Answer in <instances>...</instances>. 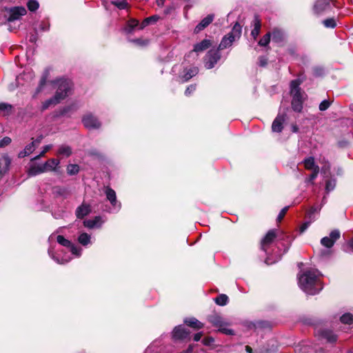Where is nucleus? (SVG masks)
<instances>
[{
	"mask_svg": "<svg viewBox=\"0 0 353 353\" xmlns=\"http://www.w3.org/2000/svg\"><path fill=\"white\" fill-rule=\"evenodd\" d=\"M199 72L197 67H191L190 68H185L183 74H181L180 77L183 82L188 81L193 77L196 76Z\"/></svg>",
	"mask_w": 353,
	"mask_h": 353,
	"instance_id": "a211bd4d",
	"label": "nucleus"
},
{
	"mask_svg": "<svg viewBox=\"0 0 353 353\" xmlns=\"http://www.w3.org/2000/svg\"><path fill=\"white\" fill-rule=\"evenodd\" d=\"M27 6L30 11L34 12L39 8V4L37 0H29Z\"/></svg>",
	"mask_w": 353,
	"mask_h": 353,
	"instance_id": "37998d69",
	"label": "nucleus"
},
{
	"mask_svg": "<svg viewBox=\"0 0 353 353\" xmlns=\"http://www.w3.org/2000/svg\"><path fill=\"white\" fill-rule=\"evenodd\" d=\"M322 337L327 340V342L334 343L337 340V336L332 331L329 330H323L321 333Z\"/></svg>",
	"mask_w": 353,
	"mask_h": 353,
	"instance_id": "bb28decb",
	"label": "nucleus"
},
{
	"mask_svg": "<svg viewBox=\"0 0 353 353\" xmlns=\"http://www.w3.org/2000/svg\"><path fill=\"white\" fill-rule=\"evenodd\" d=\"M83 125L89 130L99 129L101 123L98 118L91 113L86 114L82 119Z\"/></svg>",
	"mask_w": 353,
	"mask_h": 353,
	"instance_id": "39448f33",
	"label": "nucleus"
},
{
	"mask_svg": "<svg viewBox=\"0 0 353 353\" xmlns=\"http://www.w3.org/2000/svg\"><path fill=\"white\" fill-rule=\"evenodd\" d=\"M12 105L8 103H0V112L3 115L8 114L11 112Z\"/></svg>",
	"mask_w": 353,
	"mask_h": 353,
	"instance_id": "79ce46f5",
	"label": "nucleus"
},
{
	"mask_svg": "<svg viewBox=\"0 0 353 353\" xmlns=\"http://www.w3.org/2000/svg\"><path fill=\"white\" fill-rule=\"evenodd\" d=\"M190 332L183 326H176L172 332V336L176 340L185 339L188 336Z\"/></svg>",
	"mask_w": 353,
	"mask_h": 353,
	"instance_id": "dca6fc26",
	"label": "nucleus"
},
{
	"mask_svg": "<svg viewBox=\"0 0 353 353\" xmlns=\"http://www.w3.org/2000/svg\"><path fill=\"white\" fill-rule=\"evenodd\" d=\"M215 303L219 305H225L228 303V297L225 294H220L215 299Z\"/></svg>",
	"mask_w": 353,
	"mask_h": 353,
	"instance_id": "4c0bfd02",
	"label": "nucleus"
},
{
	"mask_svg": "<svg viewBox=\"0 0 353 353\" xmlns=\"http://www.w3.org/2000/svg\"><path fill=\"white\" fill-rule=\"evenodd\" d=\"M319 172V168L316 167L314 170L312 171V173L309 176L308 178L305 179L306 183H313V181L317 177L318 174Z\"/></svg>",
	"mask_w": 353,
	"mask_h": 353,
	"instance_id": "de8ad7c7",
	"label": "nucleus"
},
{
	"mask_svg": "<svg viewBox=\"0 0 353 353\" xmlns=\"http://www.w3.org/2000/svg\"><path fill=\"white\" fill-rule=\"evenodd\" d=\"M254 28L251 31V35L255 39L260 33L261 30V22L258 17H255L253 21Z\"/></svg>",
	"mask_w": 353,
	"mask_h": 353,
	"instance_id": "7c9ffc66",
	"label": "nucleus"
},
{
	"mask_svg": "<svg viewBox=\"0 0 353 353\" xmlns=\"http://www.w3.org/2000/svg\"><path fill=\"white\" fill-rule=\"evenodd\" d=\"M272 40L276 43L281 42L283 39V32L279 30H274L272 33Z\"/></svg>",
	"mask_w": 353,
	"mask_h": 353,
	"instance_id": "c9c22d12",
	"label": "nucleus"
},
{
	"mask_svg": "<svg viewBox=\"0 0 353 353\" xmlns=\"http://www.w3.org/2000/svg\"><path fill=\"white\" fill-rule=\"evenodd\" d=\"M324 73V70L322 68L315 67L313 68V74L316 77H319L323 75Z\"/></svg>",
	"mask_w": 353,
	"mask_h": 353,
	"instance_id": "5fc2aeb1",
	"label": "nucleus"
},
{
	"mask_svg": "<svg viewBox=\"0 0 353 353\" xmlns=\"http://www.w3.org/2000/svg\"><path fill=\"white\" fill-rule=\"evenodd\" d=\"M48 254L57 263L59 264H64L70 261V258H61L59 259L58 256H55V254L53 253L52 250L51 248L48 249Z\"/></svg>",
	"mask_w": 353,
	"mask_h": 353,
	"instance_id": "72a5a7b5",
	"label": "nucleus"
},
{
	"mask_svg": "<svg viewBox=\"0 0 353 353\" xmlns=\"http://www.w3.org/2000/svg\"><path fill=\"white\" fill-rule=\"evenodd\" d=\"M60 161L58 159H50L42 165L43 169H45V172H47L50 171H55Z\"/></svg>",
	"mask_w": 353,
	"mask_h": 353,
	"instance_id": "aec40b11",
	"label": "nucleus"
},
{
	"mask_svg": "<svg viewBox=\"0 0 353 353\" xmlns=\"http://www.w3.org/2000/svg\"><path fill=\"white\" fill-rule=\"evenodd\" d=\"M288 208L289 207L288 206H286L285 208H283L281 212H279L278 216H277V220L279 221H281L283 218L284 217L285 214H286L287 211L288 210Z\"/></svg>",
	"mask_w": 353,
	"mask_h": 353,
	"instance_id": "6e6d98bb",
	"label": "nucleus"
},
{
	"mask_svg": "<svg viewBox=\"0 0 353 353\" xmlns=\"http://www.w3.org/2000/svg\"><path fill=\"white\" fill-rule=\"evenodd\" d=\"M42 137L33 140L30 143L27 145L25 148L21 151L18 156L19 158H23L26 156L30 155L33 152V151L39 145L41 142Z\"/></svg>",
	"mask_w": 353,
	"mask_h": 353,
	"instance_id": "9d476101",
	"label": "nucleus"
},
{
	"mask_svg": "<svg viewBox=\"0 0 353 353\" xmlns=\"http://www.w3.org/2000/svg\"><path fill=\"white\" fill-rule=\"evenodd\" d=\"M304 165L306 169L312 170V171L314 170V168L316 167H319L318 165H315L314 159L313 157H309L305 159L304 160Z\"/></svg>",
	"mask_w": 353,
	"mask_h": 353,
	"instance_id": "e433bc0d",
	"label": "nucleus"
},
{
	"mask_svg": "<svg viewBox=\"0 0 353 353\" xmlns=\"http://www.w3.org/2000/svg\"><path fill=\"white\" fill-rule=\"evenodd\" d=\"M79 171V166L77 164H69L67 166V173L69 175L77 174Z\"/></svg>",
	"mask_w": 353,
	"mask_h": 353,
	"instance_id": "ea45409f",
	"label": "nucleus"
},
{
	"mask_svg": "<svg viewBox=\"0 0 353 353\" xmlns=\"http://www.w3.org/2000/svg\"><path fill=\"white\" fill-rule=\"evenodd\" d=\"M234 41V37L228 34L223 37L217 49H219V50L225 49L230 47Z\"/></svg>",
	"mask_w": 353,
	"mask_h": 353,
	"instance_id": "5701e85b",
	"label": "nucleus"
},
{
	"mask_svg": "<svg viewBox=\"0 0 353 353\" xmlns=\"http://www.w3.org/2000/svg\"><path fill=\"white\" fill-rule=\"evenodd\" d=\"M336 186V179H330L327 181H326L325 183V191L327 193H329L330 192L332 191Z\"/></svg>",
	"mask_w": 353,
	"mask_h": 353,
	"instance_id": "a19ab883",
	"label": "nucleus"
},
{
	"mask_svg": "<svg viewBox=\"0 0 353 353\" xmlns=\"http://www.w3.org/2000/svg\"><path fill=\"white\" fill-rule=\"evenodd\" d=\"M101 217L96 216L94 219H88L85 220L83 221V225L85 227L88 228H93L94 227H100L101 226Z\"/></svg>",
	"mask_w": 353,
	"mask_h": 353,
	"instance_id": "c756f323",
	"label": "nucleus"
},
{
	"mask_svg": "<svg viewBox=\"0 0 353 353\" xmlns=\"http://www.w3.org/2000/svg\"><path fill=\"white\" fill-rule=\"evenodd\" d=\"M184 323L187 325L197 330L201 329L203 327V323L200 322L194 317L186 318L184 320Z\"/></svg>",
	"mask_w": 353,
	"mask_h": 353,
	"instance_id": "a878e982",
	"label": "nucleus"
},
{
	"mask_svg": "<svg viewBox=\"0 0 353 353\" xmlns=\"http://www.w3.org/2000/svg\"><path fill=\"white\" fill-rule=\"evenodd\" d=\"M241 34V26L238 23H236L235 25L233 26L232 31L228 33L229 35L233 36L234 39H239Z\"/></svg>",
	"mask_w": 353,
	"mask_h": 353,
	"instance_id": "f704fd0d",
	"label": "nucleus"
},
{
	"mask_svg": "<svg viewBox=\"0 0 353 353\" xmlns=\"http://www.w3.org/2000/svg\"><path fill=\"white\" fill-rule=\"evenodd\" d=\"M321 208L312 207L307 212V218L311 221H314L316 219L315 214H318Z\"/></svg>",
	"mask_w": 353,
	"mask_h": 353,
	"instance_id": "58836bf2",
	"label": "nucleus"
},
{
	"mask_svg": "<svg viewBox=\"0 0 353 353\" xmlns=\"http://www.w3.org/2000/svg\"><path fill=\"white\" fill-rule=\"evenodd\" d=\"M105 193L107 199L110 202L111 205L114 208H117V211L119 210L121 205L120 203H118V201L117 200V196H116L115 191L114 190H112V188L107 187L105 188Z\"/></svg>",
	"mask_w": 353,
	"mask_h": 353,
	"instance_id": "ddd939ff",
	"label": "nucleus"
},
{
	"mask_svg": "<svg viewBox=\"0 0 353 353\" xmlns=\"http://www.w3.org/2000/svg\"><path fill=\"white\" fill-rule=\"evenodd\" d=\"M340 235L339 230H334L330 233L329 236L323 237L321 243L323 246L330 248L334 245L336 241L340 238Z\"/></svg>",
	"mask_w": 353,
	"mask_h": 353,
	"instance_id": "1a4fd4ad",
	"label": "nucleus"
},
{
	"mask_svg": "<svg viewBox=\"0 0 353 353\" xmlns=\"http://www.w3.org/2000/svg\"><path fill=\"white\" fill-rule=\"evenodd\" d=\"M11 161L10 159L6 156L0 157V174L3 175L7 172L9 169Z\"/></svg>",
	"mask_w": 353,
	"mask_h": 353,
	"instance_id": "6ab92c4d",
	"label": "nucleus"
},
{
	"mask_svg": "<svg viewBox=\"0 0 353 353\" xmlns=\"http://www.w3.org/2000/svg\"><path fill=\"white\" fill-rule=\"evenodd\" d=\"M25 75H26L25 74H21L17 77L16 81H17V83L21 84V85L23 84L22 83H21V81L23 79Z\"/></svg>",
	"mask_w": 353,
	"mask_h": 353,
	"instance_id": "338daca9",
	"label": "nucleus"
},
{
	"mask_svg": "<svg viewBox=\"0 0 353 353\" xmlns=\"http://www.w3.org/2000/svg\"><path fill=\"white\" fill-rule=\"evenodd\" d=\"M208 321L212 324L214 327L219 328V331L227 334L234 335V332L232 329L228 327V323L226 322L223 317L216 313H213L208 316Z\"/></svg>",
	"mask_w": 353,
	"mask_h": 353,
	"instance_id": "7ed1b4c3",
	"label": "nucleus"
},
{
	"mask_svg": "<svg viewBox=\"0 0 353 353\" xmlns=\"http://www.w3.org/2000/svg\"><path fill=\"white\" fill-rule=\"evenodd\" d=\"M64 94H62L60 92H56L55 95L50 99L44 101L42 104V110H46L48 109L50 105H56L58 103L60 102L61 100L63 99V96Z\"/></svg>",
	"mask_w": 353,
	"mask_h": 353,
	"instance_id": "f3484780",
	"label": "nucleus"
},
{
	"mask_svg": "<svg viewBox=\"0 0 353 353\" xmlns=\"http://www.w3.org/2000/svg\"><path fill=\"white\" fill-rule=\"evenodd\" d=\"M286 114H279L274 120L272 130L274 132H281L283 130V124L285 121Z\"/></svg>",
	"mask_w": 353,
	"mask_h": 353,
	"instance_id": "f8f14e48",
	"label": "nucleus"
},
{
	"mask_svg": "<svg viewBox=\"0 0 353 353\" xmlns=\"http://www.w3.org/2000/svg\"><path fill=\"white\" fill-rule=\"evenodd\" d=\"M11 142V139L6 137H4L1 141L0 142V147H3L4 145H8Z\"/></svg>",
	"mask_w": 353,
	"mask_h": 353,
	"instance_id": "052dcab7",
	"label": "nucleus"
},
{
	"mask_svg": "<svg viewBox=\"0 0 353 353\" xmlns=\"http://www.w3.org/2000/svg\"><path fill=\"white\" fill-rule=\"evenodd\" d=\"M52 193L55 196H61L66 198L70 194L68 188L63 186H54L52 188Z\"/></svg>",
	"mask_w": 353,
	"mask_h": 353,
	"instance_id": "4be33fe9",
	"label": "nucleus"
},
{
	"mask_svg": "<svg viewBox=\"0 0 353 353\" xmlns=\"http://www.w3.org/2000/svg\"><path fill=\"white\" fill-rule=\"evenodd\" d=\"M330 8V0H316L313 6V12L316 16H320L327 12Z\"/></svg>",
	"mask_w": 353,
	"mask_h": 353,
	"instance_id": "0eeeda50",
	"label": "nucleus"
},
{
	"mask_svg": "<svg viewBox=\"0 0 353 353\" xmlns=\"http://www.w3.org/2000/svg\"><path fill=\"white\" fill-rule=\"evenodd\" d=\"M323 23L326 28H334L336 26V23L334 19H325L323 21Z\"/></svg>",
	"mask_w": 353,
	"mask_h": 353,
	"instance_id": "8fccbe9b",
	"label": "nucleus"
},
{
	"mask_svg": "<svg viewBox=\"0 0 353 353\" xmlns=\"http://www.w3.org/2000/svg\"><path fill=\"white\" fill-rule=\"evenodd\" d=\"M147 19L150 23H155L159 19V17L157 15H153L152 17H148Z\"/></svg>",
	"mask_w": 353,
	"mask_h": 353,
	"instance_id": "680f3d73",
	"label": "nucleus"
},
{
	"mask_svg": "<svg viewBox=\"0 0 353 353\" xmlns=\"http://www.w3.org/2000/svg\"><path fill=\"white\" fill-rule=\"evenodd\" d=\"M43 172H45V169H43L42 164L32 165L28 170V174L30 176H36Z\"/></svg>",
	"mask_w": 353,
	"mask_h": 353,
	"instance_id": "cd10ccee",
	"label": "nucleus"
},
{
	"mask_svg": "<svg viewBox=\"0 0 353 353\" xmlns=\"http://www.w3.org/2000/svg\"><path fill=\"white\" fill-rule=\"evenodd\" d=\"M313 221H311L310 219H308V221H307L304 222V223L301 225V228H300V231H301V232L302 233V232H303L304 231H305V230H307V228L309 227V225H310V223H311L312 222H313Z\"/></svg>",
	"mask_w": 353,
	"mask_h": 353,
	"instance_id": "13d9d810",
	"label": "nucleus"
},
{
	"mask_svg": "<svg viewBox=\"0 0 353 353\" xmlns=\"http://www.w3.org/2000/svg\"><path fill=\"white\" fill-rule=\"evenodd\" d=\"M330 170V165H324L322 169H321V172L323 173H324L325 174H326L327 172H328Z\"/></svg>",
	"mask_w": 353,
	"mask_h": 353,
	"instance_id": "774afa93",
	"label": "nucleus"
},
{
	"mask_svg": "<svg viewBox=\"0 0 353 353\" xmlns=\"http://www.w3.org/2000/svg\"><path fill=\"white\" fill-rule=\"evenodd\" d=\"M57 83L58 85V88L56 92H60L62 94H64L63 96V99L65 98L71 88H72V83L70 80L67 79H59L57 81Z\"/></svg>",
	"mask_w": 353,
	"mask_h": 353,
	"instance_id": "9b49d317",
	"label": "nucleus"
},
{
	"mask_svg": "<svg viewBox=\"0 0 353 353\" xmlns=\"http://www.w3.org/2000/svg\"><path fill=\"white\" fill-rule=\"evenodd\" d=\"M52 148V145L51 144H49V145H45L43 148V150L42 151L40 152L39 154H38L37 156L33 157L31 161H35V160H37V159H39L41 157H43L45 155V154L49 151L51 148Z\"/></svg>",
	"mask_w": 353,
	"mask_h": 353,
	"instance_id": "c03bdc74",
	"label": "nucleus"
},
{
	"mask_svg": "<svg viewBox=\"0 0 353 353\" xmlns=\"http://www.w3.org/2000/svg\"><path fill=\"white\" fill-rule=\"evenodd\" d=\"M78 241L82 245L86 246L91 243V236L85 232H83L79 236Z\"/></svg>",
	"mask_w": 353,
	"mask_h": 353,
	"instance_id": "2f4dec72",
	"label": "nucleus"
},
{
	"mask_svg": "<svg viewBox=\"0 0 353 353\" xmlns=\"http://www.w3.org/2000/svg\"><path fill=\"white\" fill-rule=\"evenodd\" d=\"M212 45L211 41L210 39H203L201 42L195 44L194 46L193 52H202L205 50L209 48Z\"/></svg>",
	"mask_w": 353,
	"mask_h": 353,
	"instance_id": "412c9836",
	"label": "nucleus"
},
{
	"mask_svg": "<svg viewBox=\"0 0 353 353\" xmlns=\"http://www.w3.org/2000/svg\"><path fill=\"white\" fill-rule=\"evenodd\" d=\"M57 241L60 245L66 248H69L72 254L77 256H81L82 249L73 245L69 240L65 239L63 236L58 235L57 237Z\"/></svg>",
	"mask_w": 353,
	"mask_h": 353,
	"instance_id": "6e6552de",
	"label": "nucleus"
},
{
	"mask_svg": "<svg viewBox=\"0 0 353 353\" xmlns=\"http://www.w3.org/2000/svg\"><path fill=\"white\" fill-rule=\"evenodd\" d=\"M340 321L343 324L352 325L353 323V314L345 312L340 316Z\"/></svg>",
	"mask_w": 353,
	"mask_h": 353,
	"instance_id": "473e14b6",
	"label": "nucleus"
},
{
	"mask_svg": "<svg viewBox=\"0 0 353 353\" xmlns=\"http://www.w3.org/2000/svg\"><path fill=\"white\" fill-rule=\"evenodd\" d=\"M319 272L317 270L310 269L298 274V283L300 288L305 293L314 295L322 290L319 281Z\"/></svg>",
	"mask_w": 353,
	"mask_h": 353,
	"instance_id": "f257e3e1",
	"label": "nucleus"
},
{
	"mask_svg": "<svg viewBox=\"0 0 353 353\" xmlns=\"http://www.w3.org/2000/svg\"><path fill=\"white\" fill-rule=\"evenodd\" d=\"M111 3L117 6L120 10L125 9L128 7V2L126 0L112 1Z\"/></svg>",
	"mask_w": 353,
	"mask_h": 353,
	"instance_id": "49530a36",
	"label": "nucleus"
},
{
	"mask_svg": "<svg viewBox=\"0 0 353 353\" xmlns=\"http://www.w3.org/2000/svg\"><path fill=\"white\" fill-rule=\"evenodd\" d=\"M219 49L210 50L204 58V65L207 69L213 68L221 59Z\"/></svg>",
	"mask_w": 353,
	"mask_h": 353,
	"instance_id": "20e7f679",
	"label": "nucleus"
},
{
	"mask_svg": "<svg viewBox=\"0 0 353 353\" xmlns=\"http://www.w3.org/2000/svg\"><path fill=\"white\" fill-rule=\"evenodd\" d=\"M214 15L213 14H210L205 18H203L201 22L195 27L194 32L199 33L201 30H204L206 27H208L214 20Z\"/></svg>",
	"mask_w": 353,
	"mask_h": 353,
	"instance_id": "2eb2a0df",
	"label": "nucleus"
},
{
	"mask_svg": "<svg viewBox=\"0 0 353 353\" xmlns=\"http://www.w3.org/2000/svg\"><path fill=\"white\" fill-rule=\"evenodd\" d=\"M276 236V230H270L265 236L261 241V249L265 252L267 251L269 245L274 241Z\"/></svg>",
	"mask_w": 353,
	"mask_h": 353,
	"instance_id": "4468645a",
	"label": "nucleus"
},
{
	"mask_svg": "<svg viewBox=\"0 0 353 353\" xmlns=\"http://www.w3.org/2000/svg\"><path fill=\"white\" fill-rule=\"evenodd\" d=\"M49 72L48 70L45 71L43 74L38 87L37 88L34 94H33V97H36L37 94L41 92L43 90V88L46 83L47 79L48 78Z\"/></svg>",
	"mask_w": 353,
	"mask_h": 353,
	"instance_id": "393cba45",
	"label": "nucleus"
},
{
	"mask_svg": "<svg viewBox=\"0 0 353 353\" xmlns=\"http://www.w3.org/2000/svg\"><path fill=\"white\" fill-rule=\"evenodd\" d=\"M130 41L141 46H146L148 43V40H143L141 39H132Z\"/></svg>",
	"mask_w": 353,
	"mask_h": 353,
	"instance_id": "603ef678",
	"label": "nucleus"
},
{
	"mask_svg": "<svg viewBox=\"0 0 353 353\" xmlns=\"http://www.w3.org/2000/svg\"><path fill=\"white\" fill-rule=\"evenodd\" d=\"M267 64V59L264 57H261L259 58V65L261 66H265Z\"/></svg>",
	"mask_w": 353,
	"mask_h": 353,
	"instance_id": "e2e57ef3",
	"label": "nucleus"
},
{
	"mask_svg": "<svg viewBox=\"0 0 353 353\" xmlns=\"http://www.w3.org/2000/svg\"><path fill=\"white\" fill-rule=\"evenodd\" d=\"M39 28L42 31H48L50 29V23L48 21H42Z\"/></svg>",
	"mask_w": 353,
	"mask_h": 353,
	"instance_id": "4d7b16f0",
	"label": "nucleus"
},
{
	"mask_svg": "<svg viewBox=\"0 0 353 353\" xmlns=\"http://www.w3.org/2000/svg\"><path fill=\"white\" fill-rule=\"evenodd\" d=\"M26 13L27 11L23 6L11 8L8 11L9 15L7 17V21L10 23L14 21L19 20L21 17L26 15Z\"/></svg>",
	"mask_w": 353,
	"mask_h": 353,
	"instance_id": "423d86ee",
	"label": "nucleus"
},
{
	"mask_svg": "<svg viewBox=\"0 0 353 353\" xmlns=\"http://www.w3.org/2000/svg\"><path fill=\"white\" fill-rule=\"evenodd\" d=\"M90 212V208L89 205L82 203L76 210V215L78 218L82 219L88 215Z\"/></svg>",
	"mask_w": 353,
	"mask_h": 353,
	"instance_id": "b1692460",
	"label": "nucleus"
},
{
	"mask_svg": "<svg viewBox=\"0 0 353 353\" xmlns=\"http://www.w3.org/2000/svg\"><path fill=\"white\" fill-rule=\"evenodd\" d=\"M57 154L63 157H68L72 154V148L66 145H61L59 147Z\"/></svg>",
	"mask_w": 353,
	"mask_h": 353,
	"instance_id": "c85d7f7f",
	"label": "nucleus"
},
{
	"mask_svg": "<svg viewBox=\"0 0 353 353\" xmlns=\"http://www.w3.org/2000/svg\"><path fill=\"white\" fill-rule=\"evenodd\" d=\"M150 23L148 21V19L146 18L140 25L139 29L142 30L145 27H146L148 25H149Z\"/></svg>",
	"mask_w": 353,
	"mask_h": 353,
	"instance_id": "69168bd1",
	"label": "nucleus"
},
{
	"mask_svg": "<svg viewBox=\"0 0 353 353\" xmlns=\"http://www.w3.org/2000/svg\"><path fill=\"white\" fill-rule=\"evenodd\" d=\"M271 34L270 32L265 34L262 39L259 41V45L261 46H266L270 41Z\"/></svg>",
	"mask_w": 353,
	"mask_h": 353,
	"instance_id": "a18cd8bd",
	"label": "nucleus"
},
{
	"mask_svg": "<svg viewBox=\"0 0 353 353\" xmlns=\"http://www.w3.org/2000/svg\"><path fill=\"white\" fill-rule=\"evenodd\" d=\"M300 82L293 80L290 83V94L292 97V108L294 111L300 112L303 109V98L299 88Z\"/></svg>",
	"mask_w": 353,
	"mask_h": 353,
	"instance_id": "f03ea898",
	"label": "nucleus"
},
{
	"mask_svg": "<svg viewBox=\"0 0 353 353\" xmlns=\"http://www.w3.org/2000/svg\"><path fill=\"white\" fill-rule=\"evenodd\" d=\"M139 25V21H137L136 19L130 20L128 23V29H127L128 32H129V33L131 32L132 31V30L135 27H137Z\"/></svg>",
	"mask_w": 353,
	"mask_h": 353,
	"instance_id": "09e8293b",
	"label": "nucleus"
},
{
	"mask_svg": "<svg viewBox=\"0 0 353 353\" xmlns=\"http://www.w3.org/2000/svg\"><path fill=\"white\" fill-rule=\"evenodd\" d=\"M330 102L327 100H323L320 104H319V110L321 111H325L327 109H328V108L330 107Z\"/></svg>",
	"mask_w": 353,
	"mask_h": 353,
	"instance_id": "3c124183",
	"label": "nucleus"
},
{
	"mask_svg": "<svg viewBox=\"0 0 353 353\" xmlns=\"http://www.w3.org/2000/svg\"><path fill=\"white\" fill-rule=\"evenodd\" d=\"M196 90L195 85H189L185 91V94L186 96H189L192 92H193Z\"/></svg>",
	"mask_w": 353,
	"mask_h": 353,
	"instance_id": "bf43d9fd",
	"label": "nucleus"
},
{
	"mask_svg": "<svg viewBox=\"0 0 353 353\" xmlns=\"http://www.w3.org/2000/svg\"><path fill=\"white\" fill-rule=\"evenodd\" d=\"M202 336H203V333L202 332H198V333H196V334H195L194 335L193 339H194V341H199L201 339Z\"/></svg>",
	"mask_w": 353,
	"mask_h": 353,
	"instance_id": "0e129e2a",
	"label": "nucleus"
},
{
	"mask_svg": "<svg viewBox=\"0 0 353 353\" xmlns=\"http://www.w3.org/2000/svg\"><path fill=\"white\" fill-rule=\"evenodd\" d=\"M214 342V339L212 336L205 337L202 341L203 344L207 346L212 345Z\"/></svg>",
	"mask_w": 353,
	"mask_h": 353,
	"instance_id": "864d4df0",
	"label": "nucleus"
}]
</instances>
